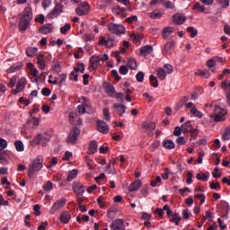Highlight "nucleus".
Segmentation results:
<instances>
[{
  "label": "nucleus",
  "mask_w": 230,
  "mask_h": 230,
  "mask_svg": "<svg viewBox=\"0 0 230 230\" xmlns=\"http://www.w3.org/2000/svg\"><path fill=\"white\" fill-rule=\"evenodd\" d=\"M128 67L131 70L136 69V67H137V63L136 62V59L134 58H129L128 61Z\"/></svg>",
  "instance_id": "32"
},
{
  "label": "nucleus",
  "mask_w": 230,
  "mask_h": 230,
  "mask_svg": "<svg viewBox=\"0 0 230 230\" xmlns=\"http://www.w3.org/2000/svg\"><path fill=\"white\" fill-rule=\"evenodd\" d=\"M6 146H8V142H6V140L0 138V151L1 150H4V148H6Z\"/></svg>",
  "instance_id": "61"
},
{
  "label": "nucleus",
  "mask_w": 230,
  "mask_h": 230,
  "mask_svg": "<svg viewBox=\"0 0 230 230\" xmlns=\"http://www.w3.org/2000/svg\"><path fill=\"white\" fill-rule=\"evenodd\" d=\"M176 143L177 145H179L180 146H184V145H186V138H184V137H179L176 139Z\"/></svg>",
  "instance_id": "55"
},
{
  "label": "nucleus",
  "mask_w": 230,
  "mask_h": 230,
  "mask_svg": "<svg viewBox=\"0 0 230 230\" xmlns=\"http://www.w3.org/2000/svg\"><path fill=\"white\" fill-rule=\"evenodd\" d=\"M42 163H44L42 156H38L31 163L28 169V177L31 178L35 175V172H40L42 170Z\"/></svg>",
  "instance_id": "2"
},
{
  "label": "nucleus",
  "mask_w": 230,
  "mask_h": 230,
  "mask_svg": "<svg viewBox=\"0 0 230 230\" xmlns=\"http://www.w3.org/2000/svg\"><path fill=\"white\" fill-rule=\"evenodd\" d=\"M78 175V170L74 169L69 172L68 176L66 178L67 182H71V181L76 179V176Z\"/></svg>",
  "instance_id": "29"
},
{
  "label": "nucleus",
  "mask_w": 230,
  "mask_h": 230,
  "mask_svg": "<svg viewBox=\"0 0 230 230\" xmlns=\"http://www.w3.org/2000/svg\"><path fill=\"white\" fill-rule=\"evenodd\" d=\"M69 30H71V24L66 23V25L60 28V33H62L63 35H66L67 31H69Z\"/></svg>",
  "instance_id": "45"
},
{
  "label": "nucleus",
  "mask_w": 230,
  "mask_h": 230,
  "mask_svg": "<svg viewBox=\"0 0 230 230\" xmlns=\"http://www.w3.org/2000/svg\"><path fill=\"white\" fill-rule=\"evenodd\" d=\"M100 62H102V58L100 56H97L94 58L92 57L90 58V66L88 67L89 71H96L98 67L100 66Z\"/></svg>",
  "instance_id": "10"
},
{
  "label": "nucleus",
  "mask_w": 230,
  "mask_h": 230,
  "mask_svg": "<svg viewBox=\"0 0 230 230\" xmlns=\"http://www.w3.org/2000/svg\"><path fill=\"white\" fill-rule=\"evenodd\" d=\"M157 76L160 80H164L166 78V72L163 68H158Z\"/></svg>",
  "instance_id": "40"
},
{
  "label": "nucleus",
  "mask_w": 230,
  "mask_h": 230,
  "mask_svg": "<svg viewBox=\"0 0 230 230\" xmlns=\"http://www.w3.org/2000/svg\"><path fill=\"white\" fill-rule=\"evenodd\" d=\"M75 13L80 17H82L83 15H87V13H89L87 9H82L81 7H77L75 9Z\"/></svg>",
  "instance_id": "42"
},
{
  "label": "nucleus",
  "mask_w": 230,
  "mask_h": 230,
  "mask_svg": "<svg viewBox=\"0 0 230 230\" xmlns=\"http://www.w3.org/2000/svg\"><path fill=\"white\" fill-rule=\"evenodd\" d=\"M149 80L153 87H159V81H157V77H155L154 75L149 76Z\"/></svg>",
  "instance_id": "36"
},
{
  "label": "nucleus",
  "mask_w": 230,
  "mask_h": 230,
  "mask_svg": "<svg viewBox=\"0 0 230 230\" xmlns=\"http://www.w3.org/2000/svg\"><path fill=\"white\" fill-rule=\"evenodd\" d=\"M230 211V206L229 203H223L222 209H221V217L222 218H225V220H227V216L229 215Z\"/></svg>",
  "instance_id": "16"
},
{
  "label": "nucleus",
  "mask_w": 230,
  "mask_h": 230,
  "mask_svg": "<svg viewBox=\"0 0 230 230\" xmlns=\"http://www.w3.org/2000/svg\"><path fill=\"white\" fill-rule=\"evenodd\" d=\"M141 186H142L141 180H136L135 181L130 183L128 187V191H137V190H139Z\"/></svg>",
  "instance_id": "18"
},
{
  "label": "nucleus",
  "mask_w": 230,
  "mask_h": 230,
  "mask_svg": "<svg viewBox=\"0 0 230 230\" xmlns=\"http://www.w3.org/2000/svg\"><path fill=\"white\" fill-rule=\"evenodd\" d=\"M183 134H188L190 130L193 129V126L191 125V121L188 120L187 122L181 125Z\"/></svg>",
  "instance_id": "24"
},
{
  "label": "nucleus",
  "mask_w": 230,
  "mask_h": 230,
  "mask_svg": "<svg viewBox=\"0 0 230 230\" xmlns=\"http://www.w3.org/2000/svg\"><path fill=\"white\" fill-rule=\"evenodd\" d=\"M189 134H190L191 139H197L199 136V129L197 128H192L189 131Z\"/></svg>",
  "instance_id": "48"
},
{
  "label": "nucleus",
  "mask_w": 230,
  "mask_h": 230,
  "mask_svg": "<svg viewBox=\"0 0 230 230\" xmlns=\"http://www.w3.org/2000/svg\"><path fill=\"white\" fill-rule=\"evenodd\" d=\"M190 114H193V116H196V118H202L203 114L200 112L197 108L193 107L190 109Z\"/></svg>",
  "instance_id": "41"
},
{
  "label": "nucleus",
  "mask_w": 230,
  "mask_h": 230,
  "mask_svg": "<svg viewBox=\"0 0 230 230\" xmlns=\"http://www.w3.org/2000/svg\"><path fill=\"white\" fill-rule=\"evenodd\" d=\"M108 30L115 35H124L125 33V27L121 24L111 23Z\"/></svg>",
  "instance_id": "7"
},
{
  "label": "nucleus",
  "mask_w": 230,
  "mask_h": 230,
  "mask_svg": "<svg viewBox=\"0 0 230 230\" xmlns=\"http://www.w3.org/2000/svg\"><path fill=\"white\" fill-rule=\"evenodd\" d=\"M219 4L222 8H227L229 6V0H219Z\"/></svg>",
  "instance_id": "64"
},
{
  "label": "nucleus",
  "mask_w": 230,
  "mask_h": 230,
  "mask_svg": "<svg viewBox=\"0 0 230 230\" xmlns=\"http://www.w3.org/2000/svg\"><path fill=\"white\" fill-rule=\"evenodd\" d=\"M226 114L227 111L219 105H216L214 109V114L211 115L212 119L217 123H220V121H226Z\"/></svg>",
  "instance_id": "3"
},
{
  "label": "nucleus",
  "mask_w": 230,
  "mask_h": 230,
  "mask_svg": "<svg viewBox=\"0 0 230 230\" xmlns=\"http://www.w3.org/2000/svg\"><path fill=\"white\" fill-rule=\"evenodd\" d=\"M41 94L43 96H47V97L48 96H51V90L49 88H48V87H44L41 90Z\"/></svg>",
  "instance_id": "58"
},
{
  "label": "nucleus",
  "mask_w": 230,
  "mask_h": 230,
  "mask_svg": "<svg viewBox=\"0 0 230 230\" xmlns=\"http://www.w3.org/2000/svg\"><path fill=\"white\" fill-rule=\"evenodd\" d=\"M150 17L151 19H161V17H163V13L157 11H153L152 13H150Z\"/></svg>",
  "instance_id": "47"
},
{
  "label": "nucleus",
  "mask_w": 230,
  "mask_h": 230,
  "mask_svg": "<svg viewBox=\"0 0 230 230\" xmlns=\"http://www.w3.org/2000/svg\"><path fill=\"white\" fill-rule=\"evenodd\" d=\"M221 87L222 89L228 90V92L226 93V103L228 107H230V82L229 83H227V81L222 82Z\"/></svg>",
  "instance_id": "14"
},
{
  "label": "nucleus",
  "mask_w": 230,
  "mask_h": 230,
  "mask_svg": "<svg viewBox=\"0 0 230 230\" xmlns=\"http://www.w3.org/2000/svg\"><path fill=\"white\" fill-rule=\"evenodd\" d=\"M173 21L175 22V24H184V22H186L187 19L186 16L182 13H176L173 15Z\"/></svg>",
  "instance_id": "13"
},
{
  "label": "nucleus",
  "mask_w": 230,
  "mask_h": 230,
  "mask_svg": "<svg viewBox=\"0 0 230 230\" xmlns=\"http://www.w3.org/2000/svg\"><path fill=\"white\" fill-rule=\"evenodd\" d=\"M103 116L105 117L106 121H111V112L109 108H104Z\"/></svg>",
  "instance_id": "57"
},
{
  "label": "nucleus",
  "mask_w": 230,
  "mask_h": 230,
  "mask_svg": "<svg viewBox=\"0 0 230 230\" xmlns=\"http://www.w3.org/2000/svg\"><path fill=\"white\" fill-rule=\"evenodd\" d=\"M37 53H39V49L37 47H29L26 49L27 57L33 58Z\"/></svg>",
  "instance_id": "23"
},
{
  "label": "nucleus",
  "mask_w": 230,
  "mask_h": 230,
  "mask_svg": "<svg viewBox=\"0 0 230 230\" xmlns=\"http://www.w3.org/2000/svg\"><path fill=\"white\" fill-rule=\"evenodd\" d=\"M52 71L57 74H58V73H60V71H62V66H60V62H58V60H57V59L53 60Z\"/></svg>",
  "instance_id": "26"
},
{
  "label": "nucleus",
  "mask_w": 230,
  "mask_h": 230,
  "mask_svg": "<svg viewBox=\"0 0 230 230\" xmlns=\"http://www.w3.org/2000/svg\"><path fill=\"white\" fill-rule=\"evenodd\" d=\"M66 204H67V199H58L51 207L50 208V213L51 215H55V213H57V211L62 209V208H64L66 206Z\"/></svg>",
  "instance_id": "8"
},
{
  "label": "nucleus",
  "mask_w": 230,
  "mask_h": 230,
  "mask_svg": "<svg viewBox=\"0 0 230 230\" xmlns=\"http://www.w3.org/2000/svg\"><path fill=\"white\" fill-rule=\"evenodd\" d=\"M100 46H105V48H110L109 41H107V39L104 37H101V40L99 41Z\"/></svg>",
  "instance_id": "56"
},
{
  "label": "nucleus",
  "mask_w": 230,
  "mask_h": 230,
  "mask_svg": "<svg viewBox=\"0 0 230 230\" xmlns=\"http://www.w3.org/2000/svg\"><path fill=\"white\" fill-rule=\"evenodd\" d=\"M14 146H15L17 152H24V144H22V142L16 141L14 143Z\"/></svg>",
  "instance_id": "39"
},
{
  "label": "nucleus",
  "mask_w": 230,
  "mask_h": 230,
  "mask_svg": "<svg viewBox=\"0 0 230 230\" xmlns=\"http://www.w3.org/2000/svg\"><path fill=\"white\" fill-rule=\"evenodd\" d=\"M144 128L146 130H155V123L151 122V123L144 124Z\"/></svg>",
  "instance_id": "49"
},
{
  "label": "nucleus",
  "mask_w": 230,
  "mask_h": 230,
  "mask_svg": "<svg viewBox=\"0 0 230 230\" xmlns=\"http://www.w3.org/2000/svg\"><path fill=\"white\" fill-rule=\"evenodd\" d=\"M164 70L167 75H172L173 73V66L172 65H164Z\"/></svg>",
  "instance_id": "52"
},
{
  "label": "nucleus",
  "mask_w": 230,
  "mask_h": 230,
  "mask_svg": "<svg viewBox=\"0 0 230 230\" xmlns=\"http://www.w3.org/2000/svg\"><path fill=\"white\" fill-rule=\"evenodd\" d=\"M34 126V127H38L39 123H40V119L35 118V117H31V119H29L27 120V125H30L31 124Z\"/></svg>",
  "instance_id": "35"
},
{
  "label": "nucleus",
  "mask_w": 230,
  "mask_h": 230,
  "mask_svg": "<svg viewBox=\"0 0 230 230\" xmlns=\"http://www.w3.org/2000/svg\"><path fill=\"white\" fill-rule=\"evenodd\" d=\"M137 21V16L136 15L126 18V22H128V24H132V22H136Z\"/></svg>",
  "instance_id": "62"
},
{
  "label": "nucleus",
  "mask_w": 230,
  "mask_h": 230,
  "mask_svg": "<svg viewBox=\"0 0 230 230\" xmlns=\"http://www.w3.org/2000/svg\"><path fill=\"white\" fill-rule=\"evenodd\" d=\"M22 65H13L10 68L7 69V73H15L16 71H20Z\"/></svg>",
  "instance_id": "37"
},
{
  "label": "nucleus",
  "mask_w": 230,
  "mask_h": 230,
  "mask_svg": "<svg viewBox=\"0 0 230 230\" xmlns=\"http://www.w3.org/2000/svg\"><path fill=\"white\" fill-rule=\"evenodd\" d=\"M186 182H187V184H191V182H193V172H187Z\"/></svg>",
  "instance_id": "60"
},
{
  "label": "nucleus",
  "mask_w": 230,
  "mask_h": 230,
  "mask_svg": "<svg viewBox=\"0 0 230 230\" xmlns=\"http://www.w3.org/2000/svg\"><path fill=\"white\" fill-rule=\"evenodd\" d=\"M119 73L122 75H128V66L125 65L120 66L119 68Z\"/></svg>",
  "instance_id": "43"
},
{
  "label": "nucleus",
  "mask_w": 230,
  "mask_h": 230,
  "mask_svg": "<svg viewBox=\"0 0 230 230\" xmlns=\"http://www.w3.org/2000/svg\"><path fill=\"white\" fill-rule=\"evenodd\" d=\"M164 148H166V150H173L175 148V143L172 142V140H164L163 142Z\"/></svg>",
  "instance_id": "27"
},
{
  "label": "nucleus",
  "mask_w": 230,
  "mask_h": 230,
  "mask_svg": "<svg viewBox=\"0 0 230 230\" xmlns=\"http://www.w3.org/2000/svg\"><path fill=\"white\" fill-rule=\"evenodd\" d=\"M27 84L28 81L26 80V77H22L18 81H16V87L22 92L24 91V89H26Z\"/></svg>",
  "instance_id": "19"
},
{
  "label": "nucleus",
  "mask_w": 230,
  "mask_h": 230,
  "mask_svg": "<svg viewBox=\"0 0 230 230\" xmlns=\"http://www.w3.org/2000/svg\"><path fill=\"white\" fill-rule=\"evenodd\" d=\"M33 210L35 217H40V206L39 204L34 205Z\"/></svg>",
  "instance_id": "59"
},
{
  "label": "nucleus",
  "mask_w": 230,
  "mask_h": 230,
  "mask_svg": "<svg viewBox=\"0 0 230 230\" xmlns=\"http://www.w3.org/2000/svg\"><path fill=\"white\" fill-rule=\"evenodd\" d=\"M59 220L62 222V224H69V220H71V214L68 211L63 212L59 217Z\"/></svg>",
  "instance_id": "21"
},
{
  "label": "nucleus",
  "mask_w": 230,
  "mask_h": 230,
  "mask_svg": "<svg viewBox=\"0 0 230 230\" xmlns=\"http://www.w3.org/2000/svg\"><path fill=\"white\" fill-rule=\"evenodd\" d=\"M215 66H217V61H215L213 58L207 61V67H208V69L212 71V73H215V69H213Z\"/></svg>",
  "instance_id": "31"
},
{
  "label": "nucleus",
  "mask_w": 230,
  "mask_h": 230,
  "mask_svg": "<svg viewBox=\"0 0 230 230\" xmlns=\"http://www.w3.org/2000/svg\"><path fill=\"white\" fill-rule=\"evenodd\" d=\"M79 136L80 128H78L77 127H74L66 138V143L70 145H75L76 141H78Z\"/></svg>",
  "instance_id": "5"
},
{
  "label": "nucleus",
  "mask_w": 230,
  "mask_h": 230,
  "mask_svg": "<svg viewBox=\"0 0 230 230\" xmlns=\"http://www.w3.org/2000/svg\"><path fill=\"white\" fill-rule=\"evenodd\" d=\"M187 31L190 33L191 39H195V36L199 35V30L195 29V27H188Z\"/></svg>",
  "instance_id": "34"
},
{
  "label": "nucleus",
  "mask_w": 230,
  "mask_h": 230,
  "mask_svg": "<svg viewBox=\"0 0 230 230\" xmlns=\"http://www.w3.org/2000/svg\"><path fill=\"white\" fill-rule=\"evenodd\" d=\"M162 53L164 57H172L175 53V41H169L164 45Z\"/></svg>",
  "instance_id": "6"
},
{
  "label": "nucleus",
  "mask_w": 230,
  "mask_h": 230,
  "mask_svg": "<svg viewBox=\"0 0 230 230\" xmlns=\"http://www.w3.org/2000/svg\"><path fill=\"white\" fill-rule=\"evenodd\" d=\"M40 33H43V35H48V33H51V24L48 23L43 25L39 29Z\"/></svg>",
  "instance_id": "25"
},
{
  "label": "nucleus",
  "mask_w": 230,
  "mask_h": 230,
  "mask_svg": "<svg viewBox=\"0 0 230 230\" xmlns=\"http://www.w3.org/2000/svg\"><path fill=\"white\" fill-rule=\"evenodd\" d=\"M96 152H98V144L96 143V141L92 140L90 141L88 154L90 155H93V154H96Z\"/></svg>",
  "instance_id": "20"
},
{
  "label": "nucleus",
  "mask_w": 230,
  "mask_h": 230,
  "mask_svg": "<svg viewBox=\"0 0 230 230\" xmlns=\"http://www.w3.org/2000/svg\"><path fill=\"white\" fill-rule=\"evenodd\" d=\"M212 175L214 179H220V177H222V172H219L218 167H216L214 172H212Z\"/></svg>",
  "instance_id": "51"
},
{
  "label": "nucleus",
  "mask_w": 230,
  "mask_h": 230,
  "mask_svg": "<svg viewBox=\"0 0 230 230\" xmlns=\"http://www.w3.org/2000/svg\"><path fill=\"white\" fill-rule=\"evenodd\" d=\"M123 219H116L111 223V227L112 230H123Z\"/></svg>",
  "instance_id": "15"
},
{
  "label": "nucleus",
  "mask_w": 230,
  "mask_h": 230,
  "mask_svg": "<svg viewBox=\"0 0 230 230\" xmlns=\"http://www.w3.org/2000/svg\"><path fill=\"white\" fill-rule=\"evenodd\" d=\"M37 65L39 69L44 70L46 68V60H44V55H39L37 57Z\"/></svg>",
  "instance_id": "22"
},
{
  "label": "nucleus",
  "mask_w": 230,
  "mask_h": 230,
  "mask_svg": "<svg viewBox=\"0 0 230 230\" xmlns=\"http://www.w3.org/2000/svg\"><path fill=\"white\" fill-rule=\"evenodd\" d=\"M105 93L108 96H114V93H116V88H114V85L112 84H108L105 87Z\"/></svg>",
  "instance_id": "30"
},
{
  "label": "nucleus",
  "mask_w": 230,
  "mask_h": 230,
  "mask_svg": "<svg viewBox=\"0 0 230 230\" xmlns=\"http://www.w3.org/2000/svg\"><path fill=\"white\" fill-rule=\"evenodd\" d=\"M64 12V4H57L54 9L47 15L49 19H53V17H57L60 15Z\"/></svg>",
  "instance_id": "9"
},
{
  "label": "nucleus",
  "mask_w": 230,
  "mask_h": 230,
  "mask_svg": "<svg viewBox=\"0 0 230 230\" xmlns=\"http://www.w3.org/2000/svg\"><path fill=\"white\" fill-rule=\"evenodd\" d=\"M193 10H199V12H201V13H204V12H206V6L200 5V4L197 2L193 5Z\"/></svg>",
  "instance_id": "38"
},
{
  "label": "nucleus",
  "mask_w": 230,
  "mask_h": 230,
  "mask_svg": "<svg viewBox=\"0 0 230 230\" xmlns=\"http://www.w3.org/2000/svg\"><path fill=\"white\" fill-rule=\"evenodd\" d=\"M31 19H33V9H31V5L25 7L23 11V15L22 16L19 22V29L21 31H26L31 22Z\"/></svg>",
  "instance_id": "1"
},
{
  "label": "nucleus",
  "mask_w": 230,
  "mask_h": 230,
  "mask_svg": "<svg viewBox=\"0 0 230 230\" xmlns=\"http://www.w3.org/2000/svg\"><path fill=\"white\" fill-rule=\"evenodd\" d=\"M85 106L84 104H81L79 106H77V111L79 114H85Z\"/></svg>",
  "instance_id": "63"
},
{
  "label": "nucleus",
  "mask_w": 230,
  "mask_h": 230,
  "mask_svg": "<svg viewBox=\"0 0 230 230\" xmlns=\"http://www.w3.org/2000/svg\"><path fill=\"white\" fill-rule=\"evenodd\" d=\"M72 188H73L74 193L79 197H81V195H84V193H85V190H84V188L85 187L80 184V182L78 181H74Z\"/></svg>",
  "instance_id": "11"
},
{
  "label": "nucleus",
  "mask_w": 230,
  "mask_h": 230,
  "mask_svg": "<svg viewBox=\"0 0 230 230\" xmlns=\"http://www.w3.org/2000/svg\"><path fill=\"white\" fill-rule=\"evenodd\" d=\"M154 51V47L150 45H146L141 48L140 49V55L141 57H147V55H150Z\"/></svg>",
  "instance_id": "17"
},
{
  "label": "nucleus",
  "mask_w": 230,
  "mask_h": 230,
  "mask_svg": "<svg viewBox=\"0 0 230 230\" xmlns=\"http://www.w3.org/2000/svg\"><path fill=\"white\" fill-rule=\"evenodd\" d=\"M44 191H51L53 190V182L50 181H47V183L43 186Z\"/></svg>",
  "instance_id": "50"
},
{
  "label": "nucleus",
  "mask_w": 230,
  "mask_h": 230,
  "mask_svg": "<svg viewBox=\"0 0 230 230\" xmlns=\"http://www.w3.org/2000/svg\"><path fill=\"white\" fill-rule=\"evenodd\" d=\"M50 139H51L50 135L40 133L36 136V137L31 143L33 146L40 145V143H42V146H47Z\"/></svg>",
  "instance_id": "4"
},
{
  "label": "nucleus",
  "mask_w": 230,
  "mask_h": 230,
  "mask_svg": "<svg viewBox=\"0 0 230 230\" xmlns=\"http://www.w3.org/2000/svg\"><path fill=\"white\" fill-rule=\"evenodd\" d=\"M196 179L198 181H204V182H208V179H209V177L206 173H203V174L197 173L196 174Z\"/></svg>",
  "instance_id": "44"
},
{
  "label": "nucleus",
  "mask_w": 230,
  "mask_h": 230,
  "mask_svg": "<svg viewBox=\"0 0 230 230\" xmlns=\"http://www.w3.org/2000/svg\"><path fill=\"white\" fill-rule=\"evenodd\" d=\"M136 80L137 82H139V83L143 82V80H145V73L141 71L138 72L136 75Z\"/></svg>",
  "instance_id": "53"
},
{
  "label": "nucleus",
  "mask_w": 230,
  "mask_h": 230,
  "mask_svg": "<svg viewBox=\"0 0 230 230\" xmlns=\"http://www.w3.org/2000/svg\"><path fill=\"white\" fill-rule=\"evenodd\" d=\"M113 108L118 109V111L120 112V114H119L120 117H122L123 114H125V112L127 111V106L123 105V104L115 103V104H113Z\"/></svg>",
  "instance_id": "28"
},
{
  "label": "nucleus",
  "mask_w": 230,
  "mask_h": 230,
  "mask_svg": "<svg viewBox=\"0 0 230 230\" xmlns=\"http://www.w3.org/2000/svg\"><path fill=\"white\" fill-rule=\"evenodd\" d=\"M209 188L211 189V190H221V185H220V182H210L209 183Z\"/></svg>",
  "instance_id": "54"
},
{
  "label": "nucleus",
  "mask_w": 230,
  "mask_h": 230,
  "mask_svg": "<svg viewBox=\"0 0 230 230\" xmlns=\"http://www.w3.org/2000/svg\"><path fill=\"white\" fill-rule=\"evenodd\" d=\"M66 78H67V75L66 74L59 75V83H58L59 87H62V85L66 84Z\"/></svg>",
  "instance_id": "46"
},
{
  "label": "nucleus",
  "mask_w": 230,
  "mask_h": 230,
  "mask_svg": "<svg viewBox=\"0 0 230 230\" xmlns=\"http://www.w3.org/2000/svg\"><path fill=\"white\" fill-rule=\"evenodd\" d=\"M15 85H17V76L13 75L11 79L10 82L7 83V87H9L10 89H13V87H15Z\"/></svg>",
  "instance_id": "33"
},
{
  "label": "nucleus",
  "mask_w": 230,
  "mask_h": 230,
  "mask_svg": "<svg viewBox=\"0 0 230 230\" xmlns=\"http://www.w3.org/2000/svg\"><path fill=\"white\" fill-rule=\"evenodd\" d=\"M97 130L102 134H109V125L103 120L97 121Z\"/></svg>",
  "instance_id": "12"
}]
</instances>
